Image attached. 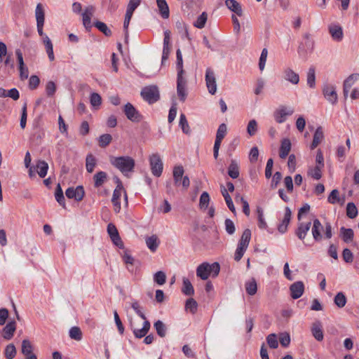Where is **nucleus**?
I'll return each mask as SVG.
<instances>
[{
  "label": "nucleus",
  "mask_w": 359,
  "mask_h": 359,
  "mask_svg": "<svg viewBox=\"0 0 359 359\" xmlns=\"http://www.w3.org/2000/svg\"><path fill=\"white\" fill-rule=\"evenodd\" d=\"M48 169V165L44 161H39L36 164V172L39 176L41 178L45 177L47 174V171Z\"/></svg>",
  "instance_id": "obj_41"
},
{
  "label": "nucleus",
  "mask_w": 359,
  "mask_h": 359,
  "mask_svg": "<svg viewBox=\"0 0 359 359\" xmlns=\"http://www.w3.org/2000/svg\"><path fill=\"white\" fill-rule=\"evenodd\" d=\"M116 183H117V185L113 192L111 203L114 205V211L118 213L121 210L120 198H121L122 190L123 189V187L121 181L118 178L116 179Z\"/></svg>",
  "instance_id": "obj_9"
},
{
  "label": "nucleus",
  "mask_w": 359,
  "mask_h": 359,
  "mask_svg": "<svg viewBox=\"0 0 359 359\" xmlns=\"http://www.w3.org/2000/svg\"><path fill=\"white\" fill-rule=\"evenodd\" d=\"M146 244L151 252H155L159 245V241L156 235H152L146 238Z\"/></svg>",
  "instance_id": "obj_36"
},
{
  "label": "nucleus",
  "mask_w": 359,
  "mask_h": 359,
  "mask_svg": "<svg viewBox=\"0 0 359 359\" xmlns=\"http://www.w3.org/2000/svg\"><path fill=\"white\" fill-rule=\"evenodd\" d=\"M283 78L294 85H297L299 81V74L294 72L290 68H286L283 71Z\"/></svg>",
  "instance_id": "obj_23"
},
{
  "label": "nucleus",
  "mask_w": 359,
  "mask_h": 359,
  "mask_svg": "<svg viewBox=\"0 0 359 359\" xmlns=\"http://www.w3.org/2000/svg\"><path fill=\"white\" fill-rule=\"evenodd\" d=\"M323 93L325 99L332 104L337 102L338 96L334 86L325 85L323 88Z\"/></svg>",
  "instance_id": "obj_13"
},
{
  "label": "nucleus",
  "mask_w": 359,
  "mask_h": 359,
  "mask_svg": "<svg viewBox=\"0 0 359 359\" xmlns=\"http://www.w3.org/2000/svg\"><path fill=\"white\" fill-rule=\"evenodd\" d=\"M198 304L193 298L188 299L186 301L185 309L189 311L192 314H194L197 311Z\"/></svg>",
  "instance_id": "obj_48"
},
{
  "label": "nucleus",
  "mask_w": 359,
  "mask_h": 359,
  "mask_svg": "<svg viewBox=\"0 0 359 359\" xmlns=\"http://www.w3.org/2000/svg\"><path fill=\"white\" fill-rule=\"evenodd\" d=\"M110 163L124 175L127 176L128 172L134 171L135 166V160L128 156H109Z\"/></svg>",
  "instance_id": "obj_3"
},
{
  "label": "nucleus",
  "mask_w": 359,
  "mask_h": 359,
  "mask_svg": "<svg viewBox=\"0 0 359 359\" xmlns=\"http://www.w3.org/2000/svg\"><path fill=\"white\" fill-rule=\"evenodd\" d=\"M154 280L158 285H162L166 281V275L163 271H157L154 276Z\"/></svg>",
  "instance_id": "obj_55"
},
{
  "label": "nucleus",
  "mask_w": 359,
  "mask_h": 359,
  "mask_svg": "<svg viewBox=\"0 0 359 359\" xmlns=\"http://www.w3.org/2000/svg\"><path fill=\"white\" fill-rule=\"evenodd\" d=\"M95 11V8L93 6H87L84 12L82 13L83 25L87 30L92 28L91 18Z\"/></svg>",
  "instance_id": "obj_16"
},
{
  "label": "nucleus",
  "mask_w": 359,
  "mask_h": 359,
  "mask_svg": "<svg viewBox=\"0 0 359 359\" xmlns=\"http://www.w3.org/2000/svg\"><path fill=\"white\" fill-rule=\"evenodd\" d=\"M358 78L359 74H353L350 75L344 82V88L350 89Z\"/></svg>",
  "instance_id": "obj_54"
},
{
  "label": "nucleus",
  "mask_w": 359,
  "mask_h": 359,
  "mask_svg": "<svg viewBox=\"0 0 359 359\" xmlns=\"http://www.w3.org/2000/svg\"><path fill=\"white\" fill-rule=\"evenodd\" d=\"M323 139V132L321 127H318L313 135V139L311 144V149H314L320 143Z\"/></svg>",
  "instance_id": "obj_33"
},
{
  "label": "nucleus",
  "mask_w": 359,
  "mask_h": 359,
  "mask_svg": "<svg viewBox=\"0 0 359 359\" xmlns=\"http://www.w3.org/2000/svg\"><path fill=\"white\" fill-rule=\"evenodd\" d=\"M69 337L71 339L80 341L82 339V332L79 327L74 326L69 330Z\"/></svg>",
  "instance_id": "obj_49"
},
{
  "label": "nucleus",
  "mask_w": 359,
  "mask_h": 359,
  "mask_svg": "<svg viewBox=\"0 0 359 359\" xmlns=\"http://www.w3.org/2000/svg\"><path fill=\"white\" fill-rule=\"evenodd\" d=\"M291 150V142L289 139H283L279 151V156L281 158H285Z\"/></svg>",
  "instance_id": "obj_26"
},
{
  "label": "nucleus",
  "mask_w": 359,
  "mask_h": 359,
  "mask_svg": "<svg viewBox=\"0 0 359 359\" xmlns=\"http://www.w3.org/2000/svg\"><path fill=\"white\" fill-rule=\"evenodd\" d=\"M182 292L183 294L187 296H191L194 294V287L189 280L187 278H183Z\"/></svg>",
  "instance_id": "obj_35"
},
{
  "label": "nucleus",
  "mask_w": 359,
  "mask_h": 359,
  "mask_svg": "<svg viewBox=\"0 0 359 359\" xmlns=\"http://www.w3.org/2000/svg\"><path fill=\"white\" fill-rule=\"evenodd\" d=\"M246 292L249 295H254L257 291V285L255 278H252L250 280L245 283V285Z\"/></svg>",
  "instance_id": "obj_40"
},
{
  "label": "nucleus",
  "mask_w": 359,
  "mask_h": 359,
  "mask_svg": "<svg viewBox=\"0 0 359 359\" xmlns=\"http://www.w3.org/2000/svg\"><path fill=\"white\" fill-rule=\"evenodd\" d=\"M15 330V322H9L3 329L1 335L6 339H10L13 337Z\"/></svg>",
  "instance_id": "obj_29"
},
{
  "label": "nucleus",
  "mask_w": 359,
  "mask_h": 359,
  "mask_svg": "<svg viewBox=\"0 0 359 359\" xmlns=\"http://www.w3.org/2000/svg\"><path fill=\"white\" fill-rule=\"evenodd\" d=\"M177 93L179 99L182 102H184L187 93V79L184 76V71L183 69V60L181 50H177Z\"/></svg>",
  "instance_id": "obj_2"
},
{
  "label": "nucleus",
  "mask_w": 359,
  "mask_h": 359,
  "mask_svg": "<svg viewBox=\"0 0 359 359\" xmlns=\"http://www.w3.org/2000/svg\"><path fill=\"white\" fill-rule=\"evenodd\" d=\"M225 4L229 10L236 13L238 16L243 15L241 6L236 0H226Z\"/></svg>",
  "instance_id": "obj_28"
},
{
  "label": "nucleus",
  "mask_w": 359,
  "mask_h": 359,
  "mask_svg": "<svg viewBox=\"0 0 359 359\" xmlns=\"http://www.w3.org/2000/svg\"><path fill=\"white\" fill-rule=\"evenodd\" d=\"M358 215V209L353 203H348L346 205V215L350 219L355 218Z\"/></svg>",
  "instance_id": "obj_50"
},
{
  "label": "nucleus",
  "mask_w": 359,
  "mask_h": 359,
  "mask_svg": "<svg viewBox=\"0 0 359 359\" xmlns=\"http://www.w3.org/2000/svg\"><path fill=\"white\" fill-rule=\"evenodd\" d=\"M311 332L313 337L318 341H321L323 339V331L321 323L316 321L312 324Z\"/></svg>",
  "instance_id": "obj_24"
},
{
  "label": "nucleus",
  "mask_w": 359,
  "mask_h": 359,
  "mask_svg": "<svg viewBox=\"0 0 359 359\" xmlns=\"http://www.w3.org/2000/svg\"><path fill=\"white\" fill-rule=\"evenodd\" d=\"M65 194L68 198H74L76 201H81L85 196V191L82 186H78L76 188L69 187L66 190Z\"/></svg>",
  "instance_id": "obj_12"
},
{
  "label": "nucleus",
  "mask_w": 359,
  "mask_h": 359,
  "mask_svg": "<svg viewBox=\"0 0 359 359\" xmlns=\"http://www.w3.org/2000/svg\"><path fill=\"white\" fill-rule=\"evenodd\" d=\"M154 325L158 335L161 337H164L166 334L167 331V328L165 324L161 320H158L154 323Z\"/></svg>",
  "instance_id": "obj_47"
},
{
  "label": "nucleus",
  "mask_w": 359,
  "mask_h": 359,
  "mask_svg": "<svg viewBox=\"0 0 359 359\" xmlns=\"http://www.w3.org/2000/svg\"><path fill=\"white\" fill-rule=\"evenodd\" d=\"M208 20V14L206 12H203L196 19V20L194 22V26L198 28L202 29L205 27V23Z\"/></svg>",
  "instance_id": "obj_46"
},
{
  "label": "nucleus",
  "mask_w": 359,
  "mask_h": 359,
  "mask_svg": "<svg viewBox=\"0 0 359 359\" xmlns=\"http://www.w3.org/2000/svg\"><path fill=\"white\" fill-rule=\"evenodd\" d=\"M226 130H227V128H226V124L225 123L220 124L217 130L216 139L222 140L226 134Z\"/></svg>",
  "instance_id": "obj_62"
},
{
  "label": "nucleus",
  "mask_w": 359,
  "mask_h": 359,
  "mask_svg": "<svg viewBox=\"0 0 359 359\" xmlns=\"http://www.w3.org/2000/svg\"><path fill=\"white\" fill-rule=\"evenodd\" d=\"M55 197L57 202L62 206V208H66L65 196L60 184L56 187Z\"/></svg>",
  "instance_id": "obj_39"
},
{
  "label": "nucleus",
  "mask_w": 359,
  "mask_h": 359,
  "mask_svg": "<svg viewBox=\"0 0 359 359\" xmlns=\"http://www.w3.org/2000/svg\"><path fill=\"white\" fill-rule=\"evenodd\" d=\"M292 217V212L289 207H286L285 209L284 217L281 223L278 226V230L280 233H284L287 231V226L290 224Z\"/></svg>",
  "instance_id": "obj_21"
},
{
  "label": "nucleus",
  "mask_w": 359,
  "mask_h": 359,
  "mask_svg": "<svg viewBox=\"0 0 359 359\" xmlns=\"http://www.w3.org/2000/svg\"><path fill=\"white\" fill-rule=\"evenodd\" d=\"M209 264L203 262L196 269V276L202 280H207L210 275Z\"/></svg>",
  "instance_id": "obj_22"
},
{
  "label": "nucleus",
  "mask_w": 359,
  "mask_h": 359,
  "mask_svg": "<svg viewBox=\"0 0 359 359\" xmlns=\"http://www.w3.org/2000/svg\"><path fill=\"white\" fill-rule=\"evenodd\" d=\"M291 297L297 299L302 297L304 291V285L302 281H297L290 287Z\"/></svg>",
  "instance_id": "obj_20"
},
{
  "label": "nucleus",
  "mask_w": 359,
  "mask_h": 359,
  "mask_svg": "<svg viewBox=\"0 0 359 359\" xmlns=\"http://www.w3.org/2000/svg\"><path fill=\"white\" fill-rule=\"evenodd\" d=\"M107 232L114 244L119 248H123V243L121 239V237L119 236L118 230L115 225L111 223L109 224L107 226Z\"/></svg>",
  "instance_id": "obj_14"
},
{
  "label": "nucleus",
  "mask_w": 359,
  "mask_h": 359,
  "mask_svg": "<svg viewBox=\"0 0 359 359\" xmlns=\"http://www.w3.org/2000/svg\"><path fill=\"white\" fill-rule=\"evenodd\" d=\"M107 174L104 171H99L93 176L94 186L100 187L107 181Z\"/></svg>",
  "instance_id": "obj_31"
},
{
  "label": "nucleus",
  "mask_w": 359,
  "mask_h": 359,
  "mask_svg": "<svg viewBox=\"0 0 359 359\" xmlns=\"http://www.w3.org/2000/svg\"><path fill=\"white\" fill-rule=\"evenodd\" d=\"M314 47V42L306 34L304 36V41L302 43L298 48V53L301 57L307 59L308 54L311 53Z\"/></svg>",
  "instance_id": "obj_8"
},
{
  "label": "nucleus",
  "mask_w": 359,
  "mask_h": 359,
  "mask_svg": "<svg viewBox=\"0 0 359 359\" xmlns=\"http://www.w3.org/2000/svg\"><path fill=\"white\" fill-rule=\"evenodd\" d=\"M179 126L182 128L184 133L186 135L191 134V129L187 120L186 116L184 114H180Z\"/></svg>",
  "instance_id": "obj_43"
},
{
  "label": "nucleus",
  "mask_w": 359,
  "mask_h": 359,
  "mask_svg": "<svg viewBox=\"0 0 359 359\" xmlns=\"http://www.w3.org/2000/svg\"><path fill=\"white\" fill-rule=\"evenodd\" d=\"M327 201L331 204H335L336 203H339L340 201V198L339 196V191L337 189H333L330 194Z\"/></svg>",
  "instance_id": "obj_61"
},
{
  "label": "nucleus",
  "mask_w": 359,
  "mask_h": 359,
  "mask_svg": "<svg viewBox=\"0 0 359 359\" xmlns=\"http://www.w3.org/2000/svg\"><path fill=\"white\" fill-rule=\"evenodd\" d=\"M306 77H307L306 78L307 85L311 88H315V86H316V70H315V67L313 66L310 67V68L309 69Z\"/></svg>",
  "instance_id": "obj_37"
},
{
  "label": "nucleus",
  "mask_w": 359,
  "mask_h": 359,
  "mask_svg": "<svg viewBox=\"0 0 359 359\" xmlns=\"http://www.w3.org/2000/svg\"><path fill=\"white\" fill-rule=\"evenodd\" d=\"M293 112L292 109L287 111L285 107L282 106L274 111L273 116L277 123H282L285 121L287 116L292 115Z\"/></svg>",
  "instance_id": "obj_18"
},
{
  "label": "nucleus",
  "mask_w": 359,
  "mask_h": 359,
  "mask_svg": "<svg viewBox=\"0 0 359 359\" xmlns=\"http://www.w3.org/2000/svg\"><path fill=\"white\" fill-rule=\"evenodd\" d=\"M279 341L282 346L287 347L290 343V336L287 332L280 333Z\"/></svg>",
  "instance_id": "obj_63"
},
{
  "label": "nucleus",
  "mask_w": 359,
  "mask_h": 359,
  "mask_svg": "<svg viewBox=\"0 0 359 359\" xmlns=\"http://www.w3.org/2000/svg\"><path fill=\"white\" fill-rule=\"evenodd\" d=\"M221 193L225 200V202L229 208V209L233 213L234 215L236 213V208L233 203L232 199L229 194L227 189L224 187H221Z\"/></svg>",
  "instance_id": "obj_32"
},
{
  "label": "nucleus",
  "mask_w": 359,
  "mask_h": 359,
  "mask_svg": "<svg viewBox=\"0 0 359 359\" xmlns=\"http://www.w3.org/2000/svg\"><path fill=\"white\" fill-rule=\"evenodd\" d=\"M323 168L316 165L313 168L309 170V175L315 180H320L322 177L321 170Z\"/></svg>",
  "instance_id": "obj_52"
},
{
  "label": "nucleus",
  "mask_w": 359,
  "mask_h": 359,
  "mask_svg": "<svg viewBox=\"0 0 359 359\" xmlns=\"http://www.w3.org/2000/svg\"><path fill=\"white\" fill-rule=\"evenodd\" d=\"M346 302L347 299L342 292H338L334 298V302L339 308L345 306Z\"/></svg>",
  "instance_id": "obj_44"
},
{
  "label": "nucleus",
  "mask_w": 359,
  "mask_h": 359,
  "mask_svg": "<svg viewBox=\"0 0 359 359\" xmlns=\"http://www.w3.org/2000/svg\"><path fill=\"white\" fill-rule=\"evenodd\" d=\"M35 15L36 19V27L39 34L44 37L46 36L43 32V27L44 25L45 13L41 4H38L36 7Z\"/></svg>",
  "instance_id": "obj_10"
},
{
  "label": "nucleus",
  "mask_w": 359,
  "mask_h": 359,
  "mask_svg": "<svg viewBox=\"0 0 359 359\" xmlns=\"http://www.w3.org/2000/svg\"><path fill=\"white\" fill-rule=\"evenodd\" d=\"M328 31L334 41L337 42L342 41L344 38V33L340 25L336 23L330 25L328 27Z\"/></svg>",
  "instance_id": "obj_15"
},
{
  "label": "nucleus",
  "mask_w": 359,
  "mask_h": 359,
  "mask_svg": "<svg viewBox=\"0 0 359 359\" xmlns=\"http://www.w3.org/2000/svg\"><path fill=\"white\" fill-rule=\"evenodd\" d=\"M112 140V137L109 134H104L99 137V146L104 148L108 146Z\"/></svg>",
  "instance_id": "obj_53"
},
{
  "label": "nucleus",
  "mask_w": 359,
  "mask_h": 359,
  "mask_svg": "<svg viewBox=\"0 0 359 359\" xmlns=\"http://www.w3.org/2000/svg\"><path fill=\"white\" fill-rule=\"evenodd\" d=\"M24 359H37L34 347L29 340L24 339Z\"/></svg>",
  "instance_id": "obj_25"
},
{
  "label": "nucleus",
  "mask_w": 359,
  "mask_h": 359,
  "mask_svg": "<svg viewBox=\"0 0 359 359\" xmlns=\"http://www.w3.org/2000/svg\"><path fill=\"white\" fill-rule=\"evenodd\" d=\"M268 345L271 348H276L278 346L277 337L275 334H270L266 337Z\"/></svg>",
  "instance_id": "obj_59"
},
{
  "label": "nucleus",
  "mask_w": 359,
  "mask_h": 359,
  "mask_svg": "<svg viewBox=\"0 0 359 359\" xmlns=\"http://www.w3.org/2000/svg\"><path fill=\"white\" fill-rule=\"evenodd\" d=\"M210 202V196L208 192L204 191L202 193L200 197L199 205L201 208L206 209Z\"/></svg>",
  "instance_id": "obj_56"
},
{
  "label": "nucleus",
  "mask_w": 359,
  "mask_h": 359,
  "mask_svg": "<svg viewBox=\"0 0 359 359\" xmlns=\"http://www.w3.org/2000/svg\"><path fill=\"white\" fill-rule=\"evenodd\" d=\"M131 307L135 311V313L142 319L144 320L143 326L141 329L138 327V325L137 323V320L133 319L132 318H129V326L132 330L135 337L137 339H141L144 337L149 332L151 324L149 320H147V318L144 313L142 311V307L137 302H133L131 304Z\"/></svg>",
  "instance_id": "obj_1"
},
{
  "label": "nucleus",
  "mask_w": 359,
  "mask_h": 359,
  "mask_svg": "<svg viewBox=\"0 0 359 359\" xmlns=\"http://www.w3.org/2000/svg\"><path fill=\"white\" fill-rule=\"evenodd\" d=\"M40 79L36 75H32L29 77V81H28V88L29 89L34 90H36L39 84H40Z\"/></svg>",
  "instance_id": "obj_51"
},
{
  "label": "nucleus",
  "mask_w": 359,
  "mask_h": 359,
  "mask_svg": "<svg viewBox=\"0 0 359 359\" xmlns=\"http://www.w3.org/2000/svg\"><path fill=\"white\" fill-rule=\"evenodd\" d=\"M268 55V50L266 48H263L259 61V68L260 71H263L265 67V64Z\"/></svg>",
  "instance_id": "obj_60"
},
{
  "label": "nucleus",
  "mask_w": 359,
  "mask_h": 359,
  "mask_svg": "<svg viewBox=\"0 0 359 359\" xmlns=\"http://www.w3.org/2000/svg\"><path fill=\"white\" fill-rule=\"evenodd\" d=\"M251 238V231L249 229H246L243 232L241 238L238 242L237 248L234 254V259L238 262L243 257L246 251Z\"/></svg>",
  "instance_id": "obj_4"
},
{
  "label": "nucleus",
  "mask_w": 359,
  "mask_h": 359,
  "mask_svg": "<svg viewBox=\"0 0 359 359\" xmlns=\"http://www.w3.org/2000/svg\"><path fill=\"white\" fill-rule=\"evenodd\" d=\"M90 104L94 107H98L102 103L101 96L96 93H93L90 97Z\"/></svg>",
  "instance_id": "obj_58"
},
{
  "label": "nucleus",
  "mask_w": 359,
  "mask_h": 359,
  "mask_svg": "<svg viewBox=\"0 0 359 359\" xmlns=\"http://www.w3.org/2000/svg\"><path fill=\"white\" fill-rule=\"evenodd\" d=\"M94 26L101 32H102L106 36H110L111 35V31L107 25L102 22L95 21L94 22Z\"/></svg>",
  "instance_id": "obj_45"
},
{
  "label": "nucleus",
  "mask_w": 359,
  "mask_h": 359,
  "mask_svg": "<svg viewBox=\"0 0 359 359\" xmlns=\"http://www.w3.org/2000/svg\"><path fill=\"white\" fill-rule=\"evenodd\" d=\"M16 354L15 347L13 344H9L5 350V355L7 359H13Z\"/></svg>",
  "instance_id": "obj_64"
},
{
  "label": "nucleus",
  "mask_w": 359,
  "mask_h": 359,
  "mask_svg": "<svg viewBox=\"0 0 359 359\" xmlns=\"http://www.w3.org/2000/svg\"><path fill=\"white\" fill-rule=\"evenodd\" d=\"M123 110L127 118L132 122L139 123L143 118V116L130 102L124 105Z\"/></svg>",
  "instance_id": "obj_7"
},
{
  "label": "nucleus",
  "mask_w": 359,
  "mask_h": 359,
  "mask_svg": "<svg viewBox=\"0 0 359 359\" xmlns=\"http://www.w3.org/2000/svg\"><path fill=\"white\" fill-rule=\"evenodd\" d=\"M141 96L149 104L156 102L160 99L158 88L156 86H145L141 90Z\"/></svg>",
  "instance_id": "obj_5"
},
{
  "label": "nucleus",
  "mask_w": 359,
  "mask_h": 359,
  "mask_svg": "<svg viewBox=\"0 0 359 359\" xmlns=\"http://www.w3.org/2000/svg\"><path fill=\"white\" fill-rule=\"evenodd\" d=\"M205 82L208 92L211 95H215L217 91L216 78L213 70L210 68L206 69Z\"/></svg>",
  "instance_id": "obj_11"
},
{
  "label": "nucleus",
  "mask_w": 359,
  "mask_h": 359,
  "mask_svg": "<svg viewBox=\"0 0 359 359\" xmlns=\"http://www.w3.org/2000/svg\"><path fill=\"white\" fill-rule=\"evenodd\" d=\"M149 165L151 173L156 177H160L163 172V164L158 154H153L149 156Z\"/></svg>",
  "instance_id": "obj_6"
},
{
  "label": "nucleus",
  "mask_w": 359,
  "mask_h": 359,
  "mask_svg": "<svg viewBox=\"0 0 359 359\" xmlns=\"http://www.w3.org/2000/svg\"><path fill=\"white\" fill-rule=\"evenodd\" d=\"M156 4L161 17L164 19L168 18L170 16V11L166 1L156 0Z\"/></svg>",
  "instance_id": "obj_27"
},
{
  "label": "nucleus",
  "mask_w": 359,
  "mask_h": 359,
  "mask_svg": "<svg viewBox=\"0 0 359 359\" xmlns=\"http://www.w3.org/2000/svg\"><path fill=\"white\" fill-rule=\"evenodd\" d=\"M228 175L233 179H236L239 176L238 165L235 160H232L229 166Z\"/></svg>",
  "instance_id": "obj_38"
},
{
  "label": "nucleus",
  "mask_w": 359,
  "mask_h": 359,
  "mask_svg": "<svg viewBox=\"0 0 359 359\" xmlns=\"http://www.w3.org/2000/svg\"><path fill=\"white\" fill-rule=\"evenodd\" d=\"M257 131V123L255 119L250 120L247 126V132L250 136H253Z\"/></svg>",
  "instance_id": "obj_57"
},
{
  "label": "nucleus",
  "mask_w": 359,
  "mask_h": 359,
  "mask_svg": "<svg viewBox=\"0 0 359 359\" xmlns=\"http://www.w3.org/2000/svg\"><path fill=\"white\" fill-rule=\"evenodd\" d=\"M311 222H303L299 221L297 224V228L295 230V235L297 238L304 242L310 228H311Z\"/></svg>",
  "instance_id": "obj_17"
},
{
  "label": "nucleus",
  "mask_w": 359,
  "mask_h": 359,
  "mask_svg": "<svg viewBox=\"0 0 359 359\" xmlns=\"http://www.w3.org/2000/svg\"><path fill=\"white\" fill-rule=\"evenodd\" d=\"M323 230V226L321 224L320 221L318 219H314L313 221L311 233L315 241L320 242L322 240L323 236L321 234V231Z\"/></svg>",
  "instance_id": "obj_19"
},
{
  "label": "nucleus",
  "mask_w": 359,
  "mask_h": 359,
  "mask_svg": "<svg viewBox=\"0 0 359 359\" xmlns=\"http://www.w3.org/2000/svg\"><path fill=\"white\" fill-rule=\"evenodd\" d=\"M184 168L182 165L175 166L173 169V178L175 184L178 186L184 175Z\"/></svg>",
  "instance_id": "obj_42"
},
{
  "label": "nucleus",
  "mask_w": 359,
  "mask_h": 359,
  "mask_svg": "<svg viewBox=\"0 0 359 359\" xmlns=\"http://www.w3.org/2000/svg\"><path fill=\"white\" fill-rule=\"evenodd\" d=\"M97 165V160L92 154H88L86 158V170L91 173L93 172Z\"/></svg>",
  "instance_id": "obj_34"
},
{
  "label": "nucleus",
  "mask_w": 359,
  "mask_h": 359,
  "mask_svg": "<svg viewBox=\"0 0 359 359\" xmlns=\"http://www.w3.org/2000/svg\"><path fill=\"white\" fill-rule=\"evenodd\" d=\"M340 235L343 241L346 243L353 241L354 232L352 229H346L344 226L340 228Z\"/></svg>",
  "instance_id": "obj_30"
}]
</instances>
